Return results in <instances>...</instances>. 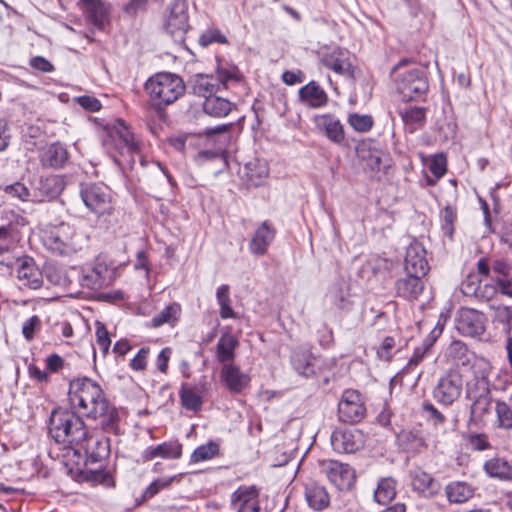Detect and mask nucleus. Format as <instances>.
<instances>
[{"instance_id":"f257e3e1","label":"nucleus","mask_w":512,"mask_h":512,"mask_svg":"<svg viewBox=\"0 0 512 512\" xmlns=\"http://www.w3.org/2000/svg\"><path fill=\"white\" fill-rule=\"evenodd\" d=\"M68 395L73 411L59 408L50 416L49 434L57 443L88 452V430L83 417L95 421L96 428L104 433L119 434V410L96 381L88 377L72 380Z\"/></svg>"},{"instance_id":"f03ea898","label":"nucleus","mask_w":512,"mask_h":512,"mask_svg":"<svg viewBox=\"0 0 512 512\" xmlns=\"http://www.w3.org/2000/svg\"><path fill=\"white\" fill-rule=\"evenodd\" d=\"M144 89L153 105L161 109L183 96L186 86L179 75L170 72H159L148 78L144 84Z\"/></svg>"},{"instance_id":"7ed1b4c3","label":"nucleus","mask_w":512,"mask_h":512,"mask_svg":"<svg viewBox=\"0 0 512 512\" xmlns=\"http://www.w3.org/2000/svg\"><path fill=\"white\" fill-rule=\"evenodd\" d=\"M466 399L471 402L468 425H478L490 413L493 397L488 377H475L466 384Z\"/></svg>"},{"instance_id":"20e7f679","label":"nucleus","mask_w":512,"mask_h":512,"mask_svg":"<svg viewBox=\"0 0 512 512\" xmlns=\"http://www.w3.org/2000/svg\"><path fill=\"white\" fill-rule=\"evenodd\" d=\"M242 74L236 67H219L216 76L208 74H196L190 79L191 91L194 95L205 100L215 95L220 87L227 88L230 82H241Z\"/></svg>"},{"instance_id":"39448f33","label":"nucleus","mask_w":512,"mask_h":512,"mask_svg":"<svg viewBox=\"0 0 512 512\" xmlns=\"http://www.w3.org/2000/svg\"><path fill=\"white\" fill-rule=\"evenodd\" d=\"M463 385L462 373L456 368H450L439 377L432 396L438 404L450 407L460 399Z\"/></svg>"},{"instance_id":"423d86ee","label":"nucleus","mask_w":512,"mask_h":512,"mask_svg":"<svg viewBox=\"0 0 512 512\" xmlns=\"http://www.w3.org/2000/svg\"><path fill=\"white\" fill-rule=\"evenodd\" d=\"M43 241L49 250L58 255H71L79 249L75 230L65 223L46 231Z\"/></svg>"},{"instance_id":"0eeeda50","label":"nucleus","mask_w":512,"mask_h":512,"mask_svg":"<svg viewBox=\"0 0 512 512\" xmlns=\"http://www.w3.org/2000/svg\"><path fill=\"white\" fill-rule=\"evenodd\" d=\"M80 196L86 207L96 215H105L112 212V198L109 188L100 183L82 184Z\"/></svg>"},{"instance_id":"6e6552de","label":"nucleus","mask_w":512,"mask_h":512,"mask_svg":"<svg viewBox=\"0 0 512 512\" xmlns=\"http://www.w3.org/2000/svg\"><path fill=\"white\" fill-rule=\"evenodd\" d=\"M9 268L15 274L21 289L37 290L43 286V273L32 257L15 258L13 267Z\"/></svg>"},{"instance_id":"1a4fd4ad","label":"nucleus","mask_w":512,"mask_h":512,"mask_svg":"<svg viewBox=\"0 0 512 512\" xmlns=\"http://www.w3.org/2000/svg\"><path fill=\"white\" fill-rule=\"evenodd\" d=\"M428 88L425 71L420 68H413L403 73L397 80V90L405 101H411L425 94Z\"/></svg>"},{"instance_id":"9d476101","label":"nucleus","mask_w":512,"mask_h":512,"mask_svg":"<svg viewBox=\"0 0 512 512\" xmlns=\"http://www.w3.org/2000/svg\"><path fill=\"white\" fill-rule=\"evenodd\" d=\"M486 317L482 312L472 308H462L456 318V329L468 337H479L484 334Z\"/></svg>"},{"instance_id":"9b49d317","label":"nucleus","mask_w":512,"mask_h":512,"mask_svg":"<svg viewBox=\"0 0 512 512\" xmlns=\"http://www.w3.org/2000/svg\"><path fill=\"white\" fill-rule=\"evenodd\" d=\"M163 26L167 32H188L189 15L187 0H171L166 8Z\"/></svg>"},{"instance_id":"f8f14e48","label":"nucleus","mask_w":512,"mask_h":512,"mask_svg":"<svg viewBox=\"0 0 512 512\" xmlns=\"http://www.w3.org/2000/svg\"><path fill=\"white\" fill-rule=\"evenodd\" d=\"M321 467L322 472L337 490L349 492L352 489V468L348 463L328 460L324 461Z\"/></svg>"},{"instance_id":"ddd939ff","label":"nucleus","mask_w":512,"mask_h":512,"mask_svg":"<svg viewBox=\"0 0 512 512\" xmlns=\"http://www.w3.org/2000/svg\"><path fill=\"white\" fill-rule=\"evenodd\" d=\"M112 269L102 256L96 258L92 267L83 271L80 283L91 290H99L111 283Z\"/></svg>"},{"instance_id":"4468645a","label":"nucleus","mask_w":512,"mask_h":512,"mask_svg":"<svg viewBox=\"0 0 512 512\" xmlns=\"http://www.w3.org/2000/svg\"><path fill=\"white\" fill-rule=\"evenodd\" d=\"M355 152L361 165L365 169L371 171L381 170L384 152L376 140L371 138L358 140L355 146Z\"/></svg>"},{"instance_id":"2eb2a0df","label":"nucleus","mask_w":512,"mask_h":512,"mask_svg":"<svg viewBox=\"0 0 512 512\" xmlns=\"http://www.w3.org/2000/svg\"><path fill=\"white\" fill-rule=\"evenodd\" d=\"M80 10L97 29L103 30L110 22V5L104 0H80Z\"/></svg>"},{"instance_id":"dca6fc26","label":"nucleus","mask_w":512,"mask_h":512,"mask_svg":"<svg viewBox=\"0 0 512 512\" xmlns=\"http://www.w3.org/2000/svg\"><path fill=\"white\" fill-rule=\"evenodd\" d=\"M424 289V277L407 272L394 283L395 295L408 301L418 300Z\"/></svg>"},{"instance_id":"f3484780","label":"nucleus","mask_w":512,"mask_h":512,"mask_svg":"<svg viewBox=\"0 0 512 512\" xmlns=\"http://www.w3.org/2000/svg\"><path fill=\"white\" fill-rule=\"evenodd\" d=\"M484 474L490 478L500 482H512V462L506 457L495 454L487 458L482 465Z\"/></svg>"},{"instance_id":"a211bd4d","label":"nucleus","mask_w":512,"mask_h":512,"mask_svg":"<svg viewBox=\"0 0 512 512\" xmlns=\"http://www.w3.org/2000/svg\"><path fill=\"white\" fill-rule=\"evenodd\" d=\"M429 269L425 248L420 243L409 245L404 259V271L425 277Z\"/></svg>"},{"instance_id":"6ab92c4d","label":"nucleus","mask_w":512,"mask_h":512,"mask_svg":"<svg viewBox=\"0 0 512 512\" xmlns=\"http://www.w3.org/2000/svg\"><path fill=\"white\" fill-rule=\"evenodd\" d=\"M323 65L338 74L352 75L350 52L339 47L323 49L321 52Z\"/></svg>"},{"instance_id":"aec40b11","label":"nucleus","mask_w":512,"mask_h":512,"mask_svg":"<svg viewBox=\"0 0 512 512\" xmlns=\"http://www.w3.org/2000/svg\"><path fill=\"white\" fill-rule=\"evenodd\" d=\"M221 381L226 388L234 394L241 393L250 384V376L243 373L240 368L234 364H224L220 371Z\"/></svg>"},{"instance_id":"412c9836","label":"nucleus","mask_w":512,"mask_h":512,"mask_svg":"<svg viewBox=\"0 0 512 512\" xmlns=\"http://www.w3.org/2000/svg\"><path fill=\"white\" fill-rule=\"evenodd\" d=\"M275 234V228L268 221H264L256 229L249 243L250 251L255 255H264L274 240Z\"/></svg>"},{"instance_id":"4be33fe9","label":"nucleus","mask_w":512,"mask_h":512,"mask_svg":"<svg viewBox=\"0 0 512 512\" xmlns=\"http://www.w3.org/2000/svg\"><path fill=\"white\" fill-rule=\"evenodd\" d=\"M410 478L413 490L426 497H433L438 494L440 490V484L431 474L421 468L413 470L410 474Z\"/></svg>"},{"instance_id":"5701e85b","label":"nucleus","mask_w":512,"mask_h":512,"mask_svg":"<svg viewBox=\"0 0 512 512\" xmlns=\"http://www.w3.org/2000/svg\"><path fill=\"white\" fill-rule=\"evenodd\" d=\"M68 151L60 143H52L40 154V162L45 167L61 168L68 161Z\"/></svg>"},{"instance_id":"b1692460","label":"nucleus","mask_w":512,"mask_h":512,"mask_svg":"<svg viewBox=\"0 0 512 512\" xmlns=\"http://www.w3.org/2000/svg\"><path fill=\"white\" fill-rule=\"evenodd\" d=\"M181 455L182 445L177 441H170L146 448L142 458L144 461H151L157 457L178 459Z\"/></svg>"},{"instance_id":"393cba45","label":"nucleus","mask_w":512,"mask_h":512,"mask_svg":"<svg viewBox=\"0 0 512 512\" xmlns=\"http://www.w3.org/2000/svg\"><path fill=\"white\" fill-rule=\"evenodd\" d=\"M299 99L312 108H320L327 104L326 92L315 81H311L299 90Z\"/></svg>"},{"instance_id":"a878e982","label":"nucleus","mask_w":512,"mask_h":512,"mask_svg":"<svg viewBox=\"0 0 512 512\" xmlns=\"http://www.w3.org/2000/svg\"><path fill=\"white\" fill-rule=\"evenodd\" d=\"M305 498L308 505L316 511L323 510L330 504V497L326 488L313 482L306 485Z\"/></svg>"},{"instance_id":"bb28decb","label":"nucleus","mask_w":512,"mask_h":512,"mask_svg":"<svg viewBox=\"0 0 512 512\" xmlns=\"http://www.w3.org/2000/svg\"><path fill=\"white\" fill-rule=\"evenodd\" d=\"M444 356L448 361L456 365L467 366L470 364L474 354L469 350L466 343L461 340H453L447 346Z\"/></svg>"},{"instance_id":"cd10ccee","label":"nucleus","mask_w":512,"mask_h":512,"mask_svg":"<svg viewBox=\"0 0 512 512\" xmlns=\"http://www.w3.org/2000/svg\"><path fill=\"white\" fill-rule=\"evenodd\" d=\"M238 339L231 333H224L216 346V357L220 363L228 364L235 357V349L238 347Z\"/></svg>"},{"instance_id":"c85d7f7f","label":"nucleus","mask_w":512,"mask_h":512,"mask_svg":"<svg viewBox=\"0 0 512 512\" xmlns=\"http://www.w3.org/2000/svg\"><path fill=\"white\" fill-rule=\"evenodd\" d=\"M268 173L267 165L259 160H255L245 164L242 177L246 180L248 185L258 187L267 178Z\"/></svg>"},{"instance_id":"c756f323","label":"nucleus","mask_w":512,"mask_h":512,"mask_svg":"<svg viewBox=\"0 0 512 512\" xmlns=\"http://www.w3.org/2000/svg\"><path fill=\"white\" fill-rule=\"evenodd\" d=\"M474 488L464 481L449 483L445 488L447 499L451 503H464L474 495Z\"/></svg>"},{"instance_id":"7c9ffc66","label":"nucleus","mask_w":512,"mask_h":512,"mask_svg":"<svg viewBox=\"0 0 512 512\" xmlns=\"http://www.w3.org/2000/svg\"><path fill=\"white\" fill-rule=\"evenodd\" d=\"M233 107L234 104L232 102L216 94L203 102L204 112L212 117H225L231 112Z\"/></svg>"},{"instance_id":"2f4dec72","label":"nucleus","mask_w":512,"mask_h":512,"mask_svg":"<svg viewBox=\"0 0 512 512\" xmlns=\"http://www.w3.org/2000/svg\"><path fill=\"white\" fill-rule=\"evenodd\" d=\"M331 445L335 452L349 454L352 452V431L349 427L338 426L331 436Z\"/></svg>"},{"instance_id":"473e14b6","label":"nucleus","mask_w":512,"mask_h":512,"mask_svg":"<svg viewBox=\"0 0 512 512\" xmlns=\"http://www.w3.org/2000/svg\"><path fill=\"white\" fill-rule=\"evenodd\" d=\"M37 190L42 198L35 199L36 201H43L44 198H55L63 190L62 181L54 175L41 177L38 182Z\"/></svg>"},{"instance_id":"72a5a7b5","label":"nucleus","mask_w":512,"mask_h":512,"mask_svg":"<svg viewBox=\"0 0 512 512\" xmlns=\"http://www.w3.org/2000/svg\"><path fill=\"white\" fill-rule=\"evenodd\" d=\"M317 125L323 129L329 139L340 142L344 139V130L340 121L332 115H322L317 118Z\"/></svg>"},{"instance_id":"f704fd0d","label":"nucleus","mask_w":512,"mask_h":512,"mask_svg":"<svg viewBox=\"0 0 512 512\" xmlns=\"http://www.w3.org/2000/svg\"><path fill=\"white\" fill-rule=\"evenodd\" d=\"M11 228L10 226L0 227V265L13 267L15 256L11 251Z\"/></svg>"},{"instance_id":"c9c22d12","label":"nucleus","mask_w":512,"mask_h":512,"mask_svg":"<svg viewBox=\"0 0 512 512\" xmlns=\"http://www.w3.org/2000/svg\"><path fill=\"white\" fill-rule=\"evenodd\" d=\"M396 496V481L392 477L382 478L374 492V499L382 505L390 503Z\"/></svg>"},{"instance_id":"e433bc0d","label":"nucleus","mask_w":512,"mask_h":512,"mask_svg":"<svg viewBox=\"0 0 512 512\" xmlns=\"http://www.w3.org/2000/svg\"><path fill=\"white\" fill-rule=\"evenodd\" d=\"M181 314V306L178 303H171L166 306L163 310L157 313L151 319V326L154 328L160 327L164 324H175Z\"/></svg>"},{"instance_id":"4c0bfd02","label":"nucleus","mask_w":512,"mask_h":512,"mask_svg":"<svg viewBox=\"0 0 512 512\" xmlns=\"http://www.w3.org/2000/svg\"><path fill=\"white\" fill-rule=\"evenodd\" d=\"M403 122L412 126L411 131H414L417 126H423L426 120V108L410 106L400 112Z\"/></svg>"},{"instance_id":"58836bf2","label":"nucleus","mask_w":512,"mask_h":512,"mask_svg":"<svg viewBox=\"0 0 512 512\" xmlns=\"http://www.w3.org/2000/svg\"><path fill=\"white\" fill-rule=\"evenodd\" d=\"M313 357L310 352L301 351L294 352L291 358L294 369L303 376H310L314 374V368L312 363Z\"/></svg>"},{"instance_id":"ea45409f","label":"nucleus","mask_w":512,"mask_h":512,"mask_svg":"<svg viewBox=\"0 0 512 512\" xmlns=\"http://www.w3.org/2000/svg\"><path fill=\"white\" fill-rule=\"evenodd\" d=\"M437 337V335L433 334L427 336L423 340L422 344L415 348L413 355L408 361L404 370L408 372L412 367L417 366L424 359V357L430 353L431 348L434 345Z\"/></svg>"},{"instance_id":"a19ab883","label":"nucleus","mask_w":512,"mask_h":512,"mask_svg":"<svg viewBox=\"0 0 512 512\" xmlns=\"http://www.w3.org/2000/svg\"><path fill=\"white\" fill-rule=\"evenodd\" d=\"M218 304L220 306V317L222 319L237 318V314L234 312L231 306V299L228 285H221L216 292Z\"/></svg>"},{"instance_id":"79ce46f5","label":"nucleus","mask_w":512,"mask_h":512,"mask_svg":"<svg viewBox=\"0 0 512 512\" xmlns=\"http://www.w3.org/2000/svg\"><path fill=\"white\" fill-rule=\"evenodd\" d=\"M463 439L471 451L483 452L492 449L489 436L485 433L468 432L463 435Z\"/></svg>"},{"instance_id":"37998d69","label":"nucleus","mask_w":512,"mask_h":512,"mask_svg":"<svg viewBox=\"0 0 512 512\" xmlns=\"http://www.w3.org/2000/svg\"><path fill=\"white\" fill-rule=\"evenodd\" d=\"M496 422L500 429H512V407L503 400L495 402Z\"/></svg>"},{"instance_id":"c03bdc74","label":"nucleus","mask_w":512,"mask_h":512,"mask_svg":"<svg viewBox=\"0 0 512 512\" xmlns=\"http://www.w3.org/2000/svg\"><path fill=\"white\" fill-rule=\"evenodd\" d=\"M338 418L342 427H349L352 423V392L346 390L338 405Z\"/></svg>"},{"instance_id":"a18cd8bd","label":"nucleus","mask_w":512,"mask_h":512,"mask_svg":"<svg viewBox=\"0 0 512 512\" xmlns=\"http://www.w3.org/2000/svg\"><path fill=\"white\" fill-rule=\"evenodd\" d=\"M180 400L182 406L190 411H198L202 407V398L201 396L195 392L192 388H189L185 385L182 386L180 390Z\"/></svg>"},{"instance_id":"49530a36","label":"nucleus","mask_w":512,"mask_h":512,"mask_svg":"<svg viewBox=\"0 0 512 512\" xmlns=\"http://www.w3.org/2000/svg\"><path fill=\"white\" fill-rule=\"evenodd\" d=\"M441 228L445 236L453 238L455 232V223L457 220V211L451 205H447L440 214Z\"/></svg>"},{"instance_id":"de8ad7c7","label":"nucleus","mask_w":512,"mask_h":512,"mask_svg":"<svg viewBox=\"0 0 512 512\" xmlns=\"http://www.w3.org/2000/svg\"><path fill=\"white\" fill-rule=\"evenodd\" d=\"M219 454V445L215 442H208L207 444L197 447L191 454V462L198 463L201 461L209 460Z\"/></svg>"},{"instance_id":"09e8293b","label":"nucleus","mask_w":512,"mask_h":512,"mask_svg":"<svg viewBox=\"0 0 512 512\" xmlns=\"http://www.w3.org/2000/svg\"><path fill=\"white\" fill-rule=\"evenodd\" d=\"M259 491L256 486H240L231 495V505L236 506L239 500L255 501L258 499Z\"/></svg>"},{"instance_id":"8fccbe9b","label":"nucleus","mask_w":512,"mask_h":512,"mask_svg":"<svg viewBox=\"0 0 512 512\" xmlns=\"http://www.w3.org/2000/svg\"><path fill=\"white\" fill-rule=\"evenodd\" d=\"M85 479L94 484H103L107 487L115 485L111 473L107 470H88L85 472Z\"/></svg>"},{"instance_id":"3c124183","label":"nucleus","mask_w":512,"mask_h":512,"mask_svg":"<svg viewBox=\"0 0 512 512\" xmlns=\"http://www.w3.org/2000/svg\"><path fill=\"white\" fill-rule=\"evenodd\" d=\"M4 192L7 195L17 198L21 201H36L34 198H31L29 189L20 182H15L5 186Z\"/></svg>"},{"instance_id":"603ef678","label":"nucleus","mask_w":512,"mask_h":512,"mask_svg":"<svg viewBox=\"0 0 512 512\" xmlns=\"http://www.w3.org/2000/svg\"><path fill=\"white\" fill-rule=\"evenodd\" d=\"M493 321L502 325L512 326V307L506 305L492 306Z\"/></svg>"},{"instance_id":"864d4df0","label":"nucleus","mask_w":512,"mask_h":512,"mask_svg":"<svg viewBox=\"0 0 512 512\" xmlns=\"http://www.w3.org/2000/svg\"><path fill=\"white\" fill-rule=\"evenodd\" d=\"M96 342L100 349L102 350L103 354L106 355L110 349L111 346V339L109 336V333L105 327V325L102 322L97 321L96 324Z\"/></svg>"},{"instance_id":"5fc2aeb1","label":"nucleus","mask_w":512,"mask_h":512,"mask_svg":"<svg viewBox=\"0 0 512 512\" xmlns=\"http://www.w3.org/2000/svg\"><path fill=\"white\" fill-rule=\"evenodd\" d=\"M429 170L436 178L443 177L447 171L446 156L443 153L434 155L429 164Z\"/></svg>"},{"instance_id":"6e6d98bb","label":"nucleus","mask_w":512,"mask_h":512,"mask_svg":"<svg viewBox=\"0 0 512 512\" xmlns=\"http://www.w3.org/2000/svg\"><path fill=\"white\" fill-rule=\"evenodd\" d=\"M175 478L176 476L170 478H159L154 480L144 491L143 497L145 499H150L154 497L162 489L169 487Z\"/></svg>"},{"instance_id":"4d7b16f0","label":"nucleus","mask_w":512,"mask_h":512,"mask_svg":"<svg viewBox=\"0 0 512 512\" xmlns=\"http://www.w3.org/2000/svg\"><path fill=\"white\" fill-rule=\"evenodd\" d=\"M481 280L477 274L470 273L466 279L461 283V292L465 296L474 297L480 287Z\"/></svg>"},{"instance_id":"13d9d810","label":"nucleus","mask_w":512,"mask_h":512,"mask_svg":"<svg viewBox=\"0 0 512 512\" xmlns=\"http://www.w3.org/2000/svg\"><path fill=\"white\" fill-rule=\"evenodd\" d=\"M423 411L427 413L428 420L433 423L434 426H443L446 423L445 415L438 410L432 403L424 402Z\"/></svg>"},{"instance_id":"bf43d9fd","label":"nucleus","mask_w":512,"mask_h":512,"mask_svg":"<svg viewBox=\"0 0 512 512\" xmlns=\"http://www.w3.org/2000/svg\"><path fill=\"white\" fill-rule=\"evenodd\" d=\"M335 300L339 301V306L344 308V303L349 301L350 298V286L345 281H340L331 291Z\"/></svg>"},{"instance_id":"052dcab7","label":"nucleus","mask_w":512,"mask_h":512,"mask_svg":"<svg viewBox=\"0 0 512 512\" xmlns=\"http://www.w3.org/2000/svg\"><path fill=\"white\" fill-rule=\"evenodd\" d=\"M374 126V119L369 114L354 113V131L368 132Z\"/></svg>"},{"instance_id":"680f3d73","label":"nucleus","mask_w":512,"mask_h":512,"mask_svg":"<svg viewBox=\"0 0 512 512\" xmlns=\"http://www.w3.org/2000/svg\"><path fill=\"white\" fill-rule=\"evenodd\" d=\"M395 347V340L391 336H387L383 339L380 347L377 350V355L380 359L385 361H391L393 357V349Z\"/></svg>"},{"instance_id":"e2e57ef3","label":"nucleus","mask_w":512,"mask_h":512,"mask_svg":"<svg viewBox=\"0 0 512 512\" xmlns=\"http://www.w3.org/2000/svg\"><path fill=\"white\" fill-rule=\"evenodd\" d=\"M40 323V318L37 315L30 317L23 323L22 334L26 340L31 341L34 338L35 331Z\"/></svg>"},{"instance_id":"0e129e2a","label":"nucleus","mask_w":512,"mask_h":512,"mask_svg":"<svg viewBox=\"0 0 512 512\" xmlns=\"http://www.w3.org/2000/svg\"><path fill=\"white\" fill-rule=\"evenodd\" d=\"M29 65L42 73H49L54 71V65L42 56L32 57L29 61Z\"/></svg>"},{"instance_id":"69168bd1","label":"nucleus","mask_w":512,"mask_h":512,"mask_svg":"<svg viewBox=\"0 0 512 512\" xmlns=\"http://www.w3.org/2000/svg\"><path fill=\"white\" fill-rule=\"evenodd\" d=\"M149 354V348H141L136 356L130 361V367L136 371H142L146 369L147 357Z\"/></svg>"},{"instance_id":"338daca9","label":"nucleus","mask_w":512,"mask_h":512,"mask_svg":"<svg viewBox=\"0 0 512 512\" xmlns=\"http://www.w3.org/2000/svg\"><path fill=\"white\" fill-rule=\"evenodd\" d=\"M491 269L497 275L496 277H508L512 272V265L504 259L493 261Z\"/></svg>"},{"instance_id":"774afa93","label":"nucleus","mask_w":512,"mask_h":512,"mask_svg":"<svg viewBox=\"0 0 512 512\" xmlns=\"http://www.w3.org/2000/svg\"><path fill=\"white\" fill-rule=\"evenodd\" d=\"M495 286L502 295L512 297V277H496Z\"/></svg>"}]
</instances>
